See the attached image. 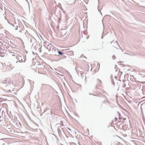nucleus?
<instances>
[{
    "instance_id": "nucleus-1",
    "label": "nucleus",
    "mask_w": 145,
    "mask_h": 145,
    "mask_svg": "<svg viewBox=\"0 0 145 145\" xmlns=\"http://www.w3.org/2000/svg\"><path fill=\"white\" fill-rule=\"evenodd\" d=\"M49 52L52 55H56L57 53V51H56V49L53 47L51 48V51Z\"/></svg>"
},
{
    "instance_id": "nucleus-2",
    "label": "nucleus",
    "mask_w": 145,
    "mask_h": 145,
    "mask_svg": "<svg viewBox=\"0 0 145 145\" xmlns=\"http://www.w3.org/2000/svg\"><path fill=\"white\" fill-rule=\"evenodd\" d=\"M51 44H46V47L47 50H48V51H51V48L53 47Z\"/></svg>"
},
{
    "instance_id": "nucleus-3",
    "label": "nucleus",
    "mask_w": 145,
    "mask_h": 145,
    "mask_svg": "<svg viewBox=\"0 0 145 145\" xmlns=\"http://www.w3.org/2000/svg\"><path fill=\"white\" fill-rule=\"evenodd\" d=\"M16 58L18 60V61L19 62H22L25 61V59L24 57H23L24 59L21 56L18 57H16Z\"/></svg>"
},
{
    "instance_id": "nucleus-4",
    "label": "nucleus",
    "mask_w": 145,
    "mask_h": 145,
    "mask_svg": "<svg viewBox=\"0 0 145 145\" xmlns=\"http://www.w3.org/2000/svg\"><path fill=\"white\" fill-rule=\"evenodd\" d=\"M10 80V79L8 78H5V80H4L2 82L3 83H9Z\"/></svg>"
},
{
    "instance_id": "nucleus-5",
    "label": "nucleus",
    "mask_w": 145,
    "mask_h": 145,
    "mask_svg": "<svg viewBox=\"0 0 145 145\" xmlns=\"http://www.w3.org/2000/svg\"><path fill=\"white\" fill-rule=\"evenodd\" d=\"M112 77H113V76H112V75H111L110 77V78L111 79V82H112V84L113 85H114L115 84V83H114V81H113Z\"/></svg>"
},
{
    "instance_id": "nucleus-6",
    "label": "nucleus",
    "mask_w": 145,
    "mask_h": 145,
    "mask_svg": "<svg viewBox=\"0 0 145 145\" xmlns=\"http://www.w3.org/2000/svg\"><path fill=\"white\" fill-rule=\"evenodd\" d=\"M57 52L58 53V54L59 55H62L63 54L62 52L59 51H57Z\"/></svg>"
},
{
    "instance_id": "nucleus-7",
    "label": "nucleus",
    "mask_w": 145,
    "mask_h": 145,
    "mask_svg": "<svg viewBox=\"0 0 145 145\" xmlns=\"http://www.w3.org/2000/svg\"><path fill=\"white\" fill-rule=\"evenodd\" d=\"M112 58L114 60L116 59V57H115V56L114 55H113L112 56Z\"/></svg>"
},
{
    "instance_id": "nucleus-8",
    "label": "nucleus",
    "mask_w": 145,
    "mask_h": 145,
    "mask_svg": "<svg viewBox=\"0 0 145 145\" xmlns=\"http://www.w3.org/2000/svg\"><path fill=\"white\" fill-rule=\"evenodd\" d=\"M8 23L10 24V25H12L13 26V27H14V25L13 24H12V23H9V22H8Z\"/></svg>"
},
{
    "instance_id": "nucleus-9",
    "label": "nucleus",
    "mask_w": 145,
    "mask_h": 145,
    "mask_svg": "<svg viewBox=\"0 0 145 145\" xmlns=\"http://www.w3.org/2000/svg\"><path fill=\"white\" fill-rule=\"evenodd\" d=\"M116 43H117V44L118 45V46H119V47H120V46H119V44L118 43V42H117L116 41Z\"/></svg>"
},
{
    "instance_id": "nucleus-10",
    "label": "nucleus",
    "mask_w": 145,
    "mask_h": 145,
    "mask_svg": "<svg viewBox=\"0 0 145 145\" xmlns=\"http://www.w3.org/2000/svg\"><path fill=\"white\" fill-rule=\"evenodd\" d=\"M98 80H99V84H100V82H101V80H99V79H98Z\"/></svg>"
},
{
    "instance_id": "nucleus-11",
    "label": "nucleus",
    "mask_w": 145,
    "mask_h": 145,
    "mask_svg": "<svg viewBox=\"0 0 145 145\" xmlns=\"http://www.w3.org/2000/svg\"><path fill=\"white\" fill-rule=\"evenodd\" d=\"M18 26H16V27L15 28V29L16 30H17L18 29Z\"/></svg>"
},
{
    "instance_id": "nucleus-12",
    "label": "nucleus",
    "mask_w": 145,
    "mask_h": 145,
    "mask_svg": "<svg viewBox=\"0 0 145 145\" xmlns=\"http://www.w3.org/2000/svg\"><path fill=\"white\" fill-rule=\"evenodd\" d=\"M63 58H66V56H63Z\"/></svg>"
},
{
    "instance_id": "nucleus-13",
    "label": "nucleus",
    "mask_w": 145,
    "mask_h": 145,
    "mask_svg": "<svg viewBox=\"0 0 145 145\" xmlns=\"http://www.w3.org/2000/svg\"><path fill=\"white\" fill-rule=\"evenodd\" d=\"M114 78H116H116H117V77H116V76H114Z\"/></svg>"
},
{
    "instance_id": "nucleus-14",
    "label": "nucleus",
    "mask_w": 145,
    "mask_h": 145,
    "mask_svg": "<svg viewBox=\"0 0 145 145\" xmlns=\"http://www.w3.org/2000/svg\"><path fill=\"white\" fill-rule=\"evenodd\" d=\"M99 10V11L100 12V13L102 15V13H101V11H99V10Z\"/></svg>"
},
{
    "instance_id": "nucleus-15",
    "label": "nucleus",
    "mask_w": 145,
    "mask_h": 145,
    "mask_svg": "<svg viewBox=\"0 0 145 145\" xmlns=\"http://www.w3.org/2000/svg\"><path fill=\"white\" fill-rule=\"evenodd\" d=\"M81 77H83V75L82 74H81Z\"/></svg>"
},
{
    "instance_id": "nucleus-16",
    "label": "nucleus",
    "mask_w": 145,
    "mask_h": 145,
    "mask_svg": "<svg viewBox=\"0 0 145 145\" xmlns=\"http://www.w3.org/2000/svg\"><path fill=\"white\" fill-rule=\"evenodd\" d=\"M120 115H120V114L119 113V114H118V116H120Z\"/></svg>"
},
{
    "instance_id": "nucleus-17",
    "label": "nucleus",
    "mask_w": 145,
    "mask_h": 145,
    "mask_svg": "<svg viewBox=\"0 0 145 145\" xmlns=\"http://www.w3.org/2000/svg\"><path fill=\"white\" fill-rule=\"evenodd\" d=\"M38 73H41L39 71H38Z\"/></svg>"
},
{
    "instance_id": "nucleus-18",
    "label": "nucleus",
    "mask_w": 145,
    "mask_h": 145,
    "mask_svg": "<svg viewBox=\"0 0 145 145\" xmlns=\"http://www.w3.org/2000/svg\"><path fill=\"white\" fill-rule=\"evenodd\" d=\"M86 76H85V79H86Z\"/></svg>"
},
{
    "instance_id": "nucleus-19",
    "label": "nucleus",
    "mask_w": 145,
    "mask_h": 145,
    "mask_svg": "<svg viewBox=\"0 0 145 145\" xmlns=\"http://www.w3.org/2000/svg\"><path fill=\"white\" fill-rule=\"evenodd\" d=\"M124 54H128L127 53H124Z\"/></svg>"
},
{
    "instance_id": "nucleus-20",
    "label": "nucleus",
    "mask_w": 145,
    "mask_h": 145,
    "mask_svg": "<svg viewBox=\"0 0 145 145\" xmlns=\"http://www.w3.org/2000/svg\"><path fill=\"white\" fill-rule=\"evenodd\" d=\"M18 61H17L16 62V63H18Z\"/></svg>"
},
{
    "instance_id": "nucleus-21",
    "label": "nucleus",
    "mask_w": 145,
    "mask_h": 145,
    "mask_svg": "<svg viewBox=\"0 0 145 145\" xmlns=\"http://www.w3.org/2000/svg\"><path fill=\"white\" fill-rule=\"evenodd\" d=\"M121 50H122V52H123V50H122V49H121Z\"/></svg>"
},
{
    "instance_id": "nucleus-22",
    "label": "nucleus",
    "mask_w": 145,
    "mask_h": 145,
    "mask_svg": "<svg viewBox=\"0 0 145 145\" xmlns=\"http://www.w3.org/2000/svg\"><path fill=\"white\" fill-rule=\"evenodd\" d=\"M99 66H100V65L99 64Z\"/></svg>"
},
{
    "instance_id": "nucleus-23",
    "label": "nucleus",
    "mask_w": 145,
    "mask_h": 145,
    "mask_svg": "<svg viewBox=\"0 0 145 145\" xmlns=\"http://www.w3.org/2000/svg\"><path fill=\"white\" fill-rule=\"evenodd\" d=\"M5 19H6V17H5Z\"/></svg>"
}]
</instances>
